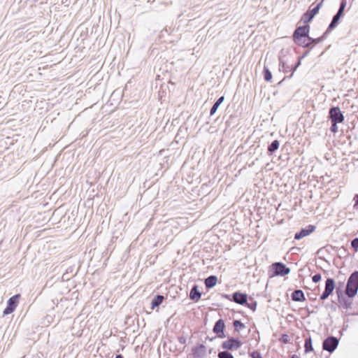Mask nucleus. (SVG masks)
Wrapping results in <instances>:
<instances>
[{
  "label": "nucleus",
  "mask_w": 358,
  "mask_h": 358,
  "mask_svg": "<svg viewBox=\"0 0 358 358\" xmlns=\"http://www.w3.org/2000/svg\"><path fill=\"white\" fill-rule=\"evenodd\" d=\"M290 268L281 262H277L271 264L268 267V275L269 278L276 276L284 277L290 273Z\"/></svg>",
  "instance_id": "obj_1"
},
{
  "label": "nucleus",
  "mask_w": 358,
  "mask_h": 358,
  "mask_svg": "<svg viewBox=\"0 0 358 358\" xmlns=\"http://www.w3.org/2000/svg\"><path fill=\"white\" fill-rule=\"evenodd\" d=\"M310 27L308 24L296 26L292 34V41L295 44H301L302 40L310 35Z\"/></svg>",
  "instance_id": "obj_2"
},
{
  "label": "nucleus",
  "mask_w": 358,
  "mask_h": 358,
  "mask_svg": "<svg viewBox=\"0 0 358 358\" xmlns=\"http://www.w3.org/2000/svg\"><path fill=\"white\" fill-rule=\"evenodd\" d=\"M358 292V271H354L349 276L347 280L345 292L348 293L350 296H355Z\"/></svg>",
  "instance_id": "obj_3"
},
{
  "label": "nucleus",
  "mask_w": 358,
  "mask_h": 358,
  "mask_svg": "<svg viewBox=\"0 0 358 358\" xmlns=\"http://www.w3.org/2000/svg\"><path fill=\"white\" fill-rule=\"evenodd\" d=\"M324 1V0H322L313 8L310 7L308 10L303 13L301 20L303 21V24H309V23L312 22L315 16L319 13L320 9L322 8Z\"/></svg>",
  "instance_id": "obj_4"
},
{
  "label": "nucleus",
  "mask_w": 358,
  "mask_h": 358,
  "mask_svg": "<svg viewBox=\"0 0 358 358\" xmlns=\"http://www.w3.org/2000/svg\"><path fill=\"white\" fill-rule=\"evenodd\" d=\"M327 118L331 122L342 123L345 117L338 106H331L329 109Z\"/></svg>",
  "instance_id": "obj_5"
},
{
  "label": "nucleus",
  "mask_w": 358,
  "mask_h": 358,
  "mask_svg": "<svg viewBox=\"0 0 358 358\" xmlns=\"http://www.w3.org/2000/svg\"><path fill=\"white\" fill-rule=\"evenodd\" d=\"M242 345L243 343L238 338L229 336L226 341L222 343L221 348L226 351H233L238 349Z\"/></svg>",
  "instance_id": "obj_6"
},
{
  "label": "nucleus",
  "mask_w": 358,
  "mask_h": 358,
  "mask_svg": "<svg viewBox=\"0 0 358 358\" xmlns=\"http://www.w3.org/2000/svg\"><path fill=\"white\" fill-rule=\"evenodd\" d=\"M339 339L334 336H329L322 342V349L332 353L338 347Z\"/></svg>",
  "instance_id": "obj_7"
},
{
  "label": "nucleus",
  "mask_w": 358,
  "mask_h": 358,
  "mask_svg": "<svg viewBox=\"0 0 358 358\" xmlns=\"http://www.w3.org/2000/svg\"><path fill=\"white\" fill-rule=\"evenodd\" d=\"M338 303L340 307L348 310L352 308L353 299L355 296H350L348 292L337 294Z\"/></svg>",
  "instance_id": "obj_8"
},
{
  "label": "nucleus",
  "mask_w": 358,
  "mask_h": 358,
  "mask_svg": "<svg viewBox=\"0 0 358 358\" xmlns=\"http://www.w3.org/2000/svg\"><path fill=\"white\" fill-rule=\"evenodd\" d=\"M262 149L259 148V144L255 141L253 142V144L250 146L248 149V155H250V158H254L251 163L249 164L248 162V164L249 166L255 164V161L258 160V157L262 155ZM249 161V159H248Z\"/></svg>",
  "instance_id": "obj_9"
},
{
  "label": "nucleus",
  "mask_w": 358,
  "mask_h": 358,
  "mask_svg": "<svg viewBox=\"0 0 358 358\" xmlns=\"http://www.w3.org/2000/svg\"><path fill=\"white\" fill-rule=\"evenodd\" d=\"M20 297V294H17L12 297H10L7 301V304L6 308L3 311V316L9 315L15 311V308H17L18 303H19V299Z\"/></svg>",
  "instance_id": "obj_10"
},
{
  "label": "nucleus",
  "mask_w": 358,
  "mask_h": 358,
  "mask_svg": "<svg viewBox=\"0 0 358 358\" xmlns=\"http://www.w3.org/2000/svg\"><path fill=\"white\" fill-rule=\"evenodd\" d=\"M225 327L224 320L223 319H219L215 322L213 328V331L216 334L217 338H224L226 337L224 334Z\"/></svg>",
  "instance_id": "obj_11"
},
{
  "label": "nucleus",
  "mask_w": 358,
  "mask_h": 358,
  "mask_svg": "<svg viewBox=\"0 0 358 358\" xmlns=\"http://www.w3.org/2000/svg\"><path fill=\"white\" fill-rule=\"evenodd\" d=\"M316 227L313 224H308L306 227L301 228L294 234L295 240H301V238L309 236L310 234L315 231Z\"/></svg>",
  "instance_id": "obj_12"
},
{
  "label": "nucleus",
  "mask_w": 358,
  "mask_h": 358,
  "mask_svg": "<svg viewBox=\"0 0 358 358\" xmlns=\"http://www.w3.org/2000/svg\"><path fill=\"white\" fill-rule=\"evenodd\" d=\"M251 330L249 329L248 331V348L250 349V348H255L257 345L259 341V334L255 329L253 331L252 334L250 335Z\"/></svg>",
  "instance_id": "obj_13"
},
{
  "label": "nucleus",
  "mask_w": 358,
  "mask_h": 358,
  "mask_svg": "<svg viewBox=\"0 0 358 358\" xmlns=\"http://www.w3.org/2000/svg\"><path fill=\"white\" fill-rule=\"evenodd\" d=\"M231 301L238 304L245 305L246 304V293L235 292L231 294Z\"/></svg>",
  "instance_id": "obj_14"
},
{
  "label": "nucleus",
  "mask_w": 358,
  "mask_h": 358,
  "mask_svg": "<svg viewBox=\"0 0 358 358\" xmlns=\"http://www.w3.org/2000/svg\"><path fill=\"white\" fill-rule=\"evenodd\" d=\"M206 348L203 344H198L192 349L193 358H203L206 354Z\"/></svg>",
  "instance_id": "obj_15"
},
{
  "label": "nucleus",
  "mask_w": 358,
  "mask_h": 358,
  "mask_svg": "<svg viewBox=\"0 0 358 358\" xmlns=\"http://www.w3.org/2000/svg\"><path fill=\"white\" fill-rule=\"evenodd\" d=\"M344 16L336 12V13L333 16L329 24L328 25L327 29H328L330 32H331L333 30H334L340 24L341 20Z\"/></svg>",
  "instance_id": "obj_16"
},
{
  "label": "nucleus",
  "mask_w": 358,
  "mask_h": 358,
  "mask_svg": "<svg viewBox=\"0 0 358 358\" xmlns=\"http://www.w3.org/2000/svg\"><path fill=\"white\" fill-rule=\"evenodd\" d=\"M201 296V292L199 290V285L194 284L189 294V299L194 302H197L200 300Z\"/></svg>",
  "instance_id": "obj_17"
},
{
  "label": "nucleus",
  "mask_w": 358,
  "mask_h": 358,
  "mask_svg": "<svg viewBox=\"0 0 358 358\" xmlns=\"http://www.w3.org/2000/svg\"><path fill=\"white\" fill-rule=\"evenodd\" d=\"M336 289V282L334 278L328 277L325 281V287L324 291L329 294H332Z\"/></svg>",
  "instance_id": "obj_18"
},
{
  "label": "nucleus",
  "mask_w": 358,
  "mask_h": 358,
  "mask_svg": "<svg viewBox=\"0 0 358 358\" xmlns=\"http://www.w3.org/2000/svg\"><path fill=\"white\" fill-rule=\"evenodd\" d=\"M303 43L301 44H296L299 46L303 48L304 49H308L309 50H312L313 48L315 46L314 43V40L313 37H310V35L308 37L305 38L302 40Z\"/></svg>",
  "instance_id": "obj_19"
},
{
  "label": "nucleus",
  "mask_w": 358,
  "mask_h": 358,
  "mask_svg": "<svg viewBox=\"0 0 358 358\" xmlns=\"http://www.w3.org/2000/svg\"><path fill=\"white\" fill-rule=\"evenodd\" d=\"M165 297L159 294H156L152 299L151 300L150 303V308L151 310H154L156 308H158L164 301Z\"/></svg>",
  "instance_id": "obj_20"
},
{
  "label": "nucleus",
  "mask_w": 358,
  "mask_h": 358,
  "mask_svg": "<svg viewBox=\"0 0 358 358\" xmlns=\"http://www.w3.org/2000/svg\"><path fill=\"white\" fill-rule=\"evenodd\" d=\"M291 299L294 301L303 302L306 301V297L303 290L296 289L291 294Z\"/></svg>",
  "instance_id": "obj_21"
},
{
  "label": "nucleus",
  "mask_w": 358,
  "mask_h": 358,
  "mask_svg": "<svg viewBox=\"0 0 358 358\" xmlns=\"http://www.w3.org/2000/svg\"><path fill=\"white\" fill-rule=\"evenodd\" d=\"M279 59V71H282L285 73H287L289 72L292 73V66L290 65H288L283 59V58L280 55L278 57Z\"/></svg>",
  "instance_id": "obj_22"
},
{
  "label": "nucleus",
  "mask_w": 358,
  "mask_h": 358,
  "mask_svg": "<svg viewBox=\"0 0 358 358\" xmlns=\"http://www.w3.org/2000/svg\"><path fill=\"white\" fill-rule=\"evenodd\" d=\"M217 282V278L216 275H211L205 279L204 283L206 285V288L209 290L210 289L214 287Z\"/></svg>",
  "instance_id": "obj_23"
},
{
  "label": "nucleus",
  "mask_w": 358,
  "mask_h": 358,
  "mask_svg": "<svg viewBox=\"0 0 358 358\" xmlns=\"http://www.w3.org/2000/svg\"><path fill=\"white\" fill-rule=\"evenodd\" d=\"M301 60H300L299 58H297V60L296 61V62L292 65H290V66H292V73L287 76H285L280 81H279L278 83H277V85H281V83L286 79V78H292L293 75H294V73L295 72V71L301 66Z\"/></svg>",
  "instance_id": "obj_24"
},
{
  "label": "nucleus",
  "mask_w": 358,
  "mask_h": 358,
  "mask_svg": "<svg viewBox=\"0 0 358 358\" xmlns=\"http://www.w3.org/2000/svg\"><path fill=\"white\" fill-rule=\"evenodd\" d=\"M280 141L277 139L273 140L268 145L267 153L268 155H273L275 151L279 148Z\"/></svg>",
  "instance_id": "obj_25"
},
{
  "label": "nucleus",
  "mask_w": 358,
  "mask_h": 358,
  "mask_svg": "<svg viewBox=\"0 0 358 358\" xmlns=\"http://www.w3.org/2000/svg\"><path fill=\"white\" fill-rule=\"evenodd\" d=\"M224 100V96H221L219 97L213 105L212 108L210 110V115L212 116L213 115L217 110L220 106L223 103Z\"/></svg>",
  "instance_id": "obj_26"
},
{
  "label": "nucleus",
  "mask_w": 358,
  "mask_h": 358,
  "mask_svg": "<svg viewBox=\"0 0 358 358\" xmlns=\"http://www.w3.org/2000/svg\"><path fill=\"white\" fill-rule=\"evenodd\" d=\"M313 351V341L310 335L306 338L304 343V352L305 353H309Z\"/></svg>",
  "instance_id": "obj_27"
},
{
  "label": "nucleus",
  "mask_w": 358,
  "mask_h": 358,
  "mask_svg": "<svg viewBox=\"0 0 358 358\" xmlns=\"http://www.w3.org/2000/svg\"><path fill=\"white\" fill-rule=\"evenodd\" d=\"M262 74H263L264 79L265 81H266V82L271 81V80L273 78L272 73L267 66H264Z\"/></svg>",
  "instance_id": "obj_28"
},
{
  "label": "nucleus",
  "mask_w": 358,
  "mask_h": 358,
  "mask_svg": "<svg viewBox=\"0 0 358 358\" xmlns=\"http://www.w3.org/2000/svg\"><path fill=\"white\" fill-rule=\"evenodd\" d=\"M330 33L331 32L328 29H326L322 36L317 38H313L315 45L326 39Z\"/></svg>",
  "instance_id": "obj_29"
},
{
  "label": "nucleus",
  "mask_w": 358,
  "mask_h": 358,
  "mask_svg": "<svg viewBox=\"0 0 358 358\" xmlns=\"http://www.w3.org/2000/svg\"><path fill=\"white\" fill-rule=\"evenodd\" d=\"M331 250H338V248L336 246H333L331 245L327 244L325 246L320 248L317 250V253L320 254V253H322L323 251L330 253Z\"/></svg>",
  "instance_id": "obj_30"
},
{
  "label": "nucleus",
  "mask_w": 358,
  "mask_h": 358,
  "mask_svg": "<svg viewBox=\"0 0 358 358\" xmlns=\"http://www.w3.org/2000/svg\"><path fill=\"white\" fill-rule=\"evenodd\" d=\"M233 326L235 331H238L240 329H243L245 327V324L238 320H234Z\"/></svg>",
  "instance_id": "obj_31"
},
{
  "label": "nucleus",
  "mask_w": 358,
  "mask_h": 358,
  "mask_svg": "<svg viewBox=\"0 0 358 358\" xmlns=\"http://www.w3.org/2000/svg\"><path fill=\"white\" fill-rule=\"evenodd\" d=\"M345 280H342V281H338L337 282V286H336V295L337 294H341V293H344L345 292V290L343 289L344 287H345Z\"/></svg>",
  "instance_id": "obj_32"
},
{
  "label": "nucleus",
  "mask_w": 358,
  "mask_h": 358,
  "mask_svg": "<svg viewBox=\"0 0 358 358\" xmlns=\"http://www.w3.org/2000/svg\"><path fill=\"white\" fill-rule=\"evenodd\" d=\"M347 0H341L339 3V8L337 10V13L345 16V10L347 6Z\"/></svg>",
  "instance_id": "obj_33"
},
{
  "label": "nucleus",
  "mask_w": 358,
  "mask_h": 358,
  "mask_svg": "<svg viewBox=\"0 0 358 358\" xmlns=\"http://www.w3.org/2000/svg\"><path fill=\"white\" fill-rule=\"evenodd\" d=\"M257 301H254L252 298L248 296V308L255 311L257 308Z\"/></svg>",
  "instance_id": "obj_34"
},
{
  "label": "nucleus",
  "mask_w": 358,
  "mask_h": 358,
  "mask_svg": "<svg viewBox=\"0 0 358 358\" xmlns=\"http://www.w3.org/2000/svg\"><path fill=\"white\" fill-rule=\"evenodd\" d=\"M340 253L338 254V257L340 258H347L350 256V253L348 250V249L345 247H341L339 250Z\"/></svg>",
  "instance_id": "obj_35"
},
{
  "label": "nucleus",
  "mask_w": 358,
  "mask_h": 358,
  "mask_svg": "<svg viewBox=\"0 0 358 358\" xmlns=\"http://www.w3.org/2000/svg\"><path fill=\"white\" fill-rule=\"evenodd\" d=\"M218 358H234L232 354L228 351H220L217 355Z\"/></svg>",
  "instance_id": "obj_36"
},
{
  "label": "nucleus",
  "mask_w": 358,
  "mask_h": 358,
  "mask_svg": "<svg viewBox=\"0 0 358 358\" xmlns=\"http://www.w3.org/2000/svg\"><path fill=\"white\" fill-rule=\"evenodd\" d=\"M248 354L250 358H263L262 354L258 350L248 351Z\"/></svg>",
  "instance_id": "obj_37"
},
{
  "label": "nucleus",
  "mask_w": 358,
  "mask_h": 358,
  "mask_svg": "<svg viewBox=\"0 0 358 358\" xmlns=\"http://www.w3.org/2000/svg\"><path fill=\"white\" fill-rule=\"evenodd\" d=\"M351 247L356 252L358 251V238H355L351 241Z\"/></svg>",
  "instance_id": "obj_38"
},
{
  "label": "nucleus",
  "mask_w": 358,
  "mask_h": 358,
  "mask_svg": "<svg viewBox=\"0 0 358 358\" xmlns=\"http://www.w3.org/2000/svg\"><path fill=\"white\" fill-rule=\"evenodd\" d=\"M280 341L283 343H289L290 342V338L287 334H282Z\"/></svg>",
  "instance_id": "obj_39"
},
{
  "label": "nucleus",
  "mask_w": 358,
  "mask_h": 358,
  "mask_svg": "<svg viewBox=\"0 0 358 358\" xmlns=\"http://www.w3.org/2000/svg\"><path fill=\"white\" fill-rule=\"evenodd\" d=\"M331 125L329 128L331 132L336 134L338 131V124L336 122H331Z\"/></svg>",
  "instance_id": "obj_40"
},
{
  "label": "nucleus",
  "mask_w": 358,
  "mask_h": 358,
  "mask_svg": "<svg viewBox=\"0 0 358 358\" xmlns=\"http://www.w3.org/2000/svg\"><path fill=\"white\" fill-rule=\"evenodd\" d=\"M322 280V275L320 273H316L312 276V281L314 283H317Z\"/></svg>",
  "instance_id": "obj_41"
},
{
  "label": "nucleus",
  "mask_w": 358,
  "mask_h": 358,
  "mask_svg": "<svg viewBox=\"0 0 358 358\" xmlns=\"http://www.w3.org/2000/svg\"><path fill=\"white\" fill-rule=\"evenodd\" d=\"M310 51L311 50H309L308 49H305V51L303 52V54L301 56H299L297 58H299L300 60H302L303 58L308 55Z\"/></svg>",
  "instance_id": "obj_42"
},
{
  "label": "nucleus",
  "mask_w": 358,
  "mask_h": 358,
  "mask_svg": "<svg viewBox=\"0 0 358 358\" xmlns=\"http://www.w3.org/2000/svg\"><path fill=\"white\" fill-rule=\"evenodd\" d=\"M325 306L327 308H330L332 311H336V305L334 301L330 304H327Z\"/></svg>",
  "instance_id": "obj_43"
},
{
  "label": "nucleus",
  "mask_w": 358,
  "mask_h": 358,
  "mask_svg": "<svg viewBox=\"0 0 358 358\" xmlns=\"http://www.w3.org/2000/svg\"><path fill=\"white\" fill-rule=\"evenodd\" d=\"M331 294H329L327 292L323 291L322 293L320 296V300L324 301L327 299Z\"/></svg>",
  "instance_id": "obj_44"
},
{
  "label": "nucleus",
  "mask_w": 358,
  "mask_h": 358,
  "mask_svg": "<svg viewBox=\"0 0 358 358\" xmlns=\"http://www.w3.org/2000/svg\"><path fill=\"white\" fill-rule=\"evenodd\" d=\"M353 201H355V203H354V206H353L354 208L358 210V194H356L354 196Z\"/></svg>",
  "instance_id": "obj_45"
},
{
  "label": "nucleus",
  "mask_w": 358,
  "mask_h": 358,
  "mask_svg": "<svg viewBox=\"0 0 358 358\" xmlns=\"http://www.w3.org/2000/svg\"><path fill=\"white\" fill-rule=\"evenodd\" d=\"M178 341L181 344H185L186 343V338L184 336H180L178 338Z\"/></svg>",
  "instance_id": "obj_46"
},
{
  "label": "nucleus",
  "mask_w": 358,
  "mask_h": 358,
  "mask_svg": "<svg viewBox=\"0 0 358 358\" xmlns=\"http://www.w3.org/2000/svg\"><path fill=\"white\" fill-rule=\"evenodd\" d=\"M222 296L223 298L227 299H229V300H230V301H231V295H229V294H222Z\"/></svg>",
  "instance_id": "obj_47"
},
{
  "label": "nucleus",
  "mask_w": 358,
  "mask_h": 358,
  "mask_svg": "<svg viewBox=\"0 0 358 358\" xmlns=\"http://www.w3.org/2000/svg\"><path fill=\"white\" fill-rule=\"evenodd\" d=\"M68 273H69V269L66 270V272L65 273L63 274V279H64L65 278H66V280H69V277L67 276L68 275Z\"/></svg>",
  "instance_id": "obj_48"
},
{
  "label": "nucleus",
  "mask_w": 358,
  "mask_h": 358,
  "mask_svg": "<svg viewBox=\"0 0 358 358\" xmlns=\"http://www.w3.org/2000/svg\"><path fill=\"white\" fill-rule=\"evenodd\" d=\"M317 268L323 271L324 274H328V271L322 268L321 266H317Z\"/></svg>",
  "instance_id": "obj_49"
},
{
  "label": "nucleus",
  "mask_w": 358,
  "mask_h": 358,
  "mask_svg": "<svg viewBox=\"0 0 358 358\" xmlns=\"http://www.w3.org/2000/svg\"><path fill=\"white\" fill-rule=\"evenodd\" d=\"M289 358H300V357L298 356L297 355L294 354L289 356Z\"/></svg>",
  "instance_id": "obj_50"
},
{
  "label": "nucleus",
  "mask_w": 358,
  "mask_h": 358,
  "mask_svg": "<svg viewBox=\"0 0 358 358\" xmlns=\"http://www.w3.org/2000/svg\"><path fill=\"white\" fill-rule=\"evenodd\" d=\"M216 337H217V336H215V337L210 338V337H209V336H207V337H206V340H209V341H213L214 339H215V338H216Z\"/></svg>",
  "instance_id": "obj_51"
},
{
  "label": "nucleus",
  "mask_w": 358,
  "mask_h": 358,
  "mask_svg": "<svg viewBox=\"0 0 358 358\" xmlns=\"http://www.w3.org/2000/svg\"><path fill=\"white\" fill-rule=\"evenodd\" d=\"M115 358H124L123 355L121 354L116 355Z\"/></svg>",
  "instance_id": "obj_52"
},
{
  "label": "nucleus",
  "mask_w": 358,
  "mask_h": 358,
  "mask_svg": "<svg viewBox=\"0 0 358 358\" xmlns=\"http://www.w3.org/2000/svg\"><path fill=\"white\" fill-rule=\"evenodd\" d=\"M253 34H254V31H252V33L250 35V36L248 38V41L250 40L251 38H252L253 36Z\"/></svg>",
  "instance_id": "obj_53"
},
{
  "label": "nucleus",
  "mask_w": 358,
  "mask_h": 358,
  "mask_svg": "<svg viewBox=\"0 0 358 358\" xmlns=\"http://www.w3.org/2000/svg\"><path fill=\"white\" fill-rule=\"evenodd\" d=\"M319 258L329 263V262L324 257H320Z\"/></svg>",
  "instance_id": "obj_54"
},
{
  "label": "nucleus",
  "mask_w": 358,
  "mask_h": 358,
  "mask_svg": "<svg viewBox=\"0 0 358 358\" xmlns=\"http://www.w3.org/2000/svg\"><path fill=\"white\" fill-rule=\"evenodd\" d=\"M316 298H314V297H312V298H310V300H315Z\"/></svg>",
  "instance_id": "obj_55"
},
{
  "label": "nucleus",
  "mask_w": 358,
  "mask_h": 358,
  "mask_svg": "<svg viewBox=\"0 0 358 358\" xmlns=\"http://www.w3.org/2000/svg\"><path fill=\"white\" fill-rule=\"evenodd\" d=\"M250 137L248 138L247 142L249 143Z\"/></svg>",
  "instance_id": "obj_56"
},
{
  "label": "nucleus",
  "mask_w": 358,
  "mask_h": 358,
  "mask_svg": "<svg viewBox=\"0 0 358 358\" xmlns=\"http://www.w3.org/2000/svg\"><path fill=\"white\" fill-rule=\"evenodd\" d=\"M209 352H210V353L213 352L212 349H210V350H209Z\"/></svg>",
  "instance_id": "obj_57"
},
{
  "label": "nucleus",
  "mask_w": 358,
  "mask_h": 358,
  "mask_svg": "<svg viewBox=\"0 0 358 358\" xmlns=\"http://www.w3.org/2000/svg\"><path fill=\"white\" fill-rule=\"evenodd\" d=\"M257 37V36H255V37L253 38V39H256Z\"/></svg>",
  "instance_id": "obj_58"
},
{
  "label": "nucleus",
  "mask_w": 358,
  "mask_h": 358,
  "mask_svg": "<svg viewBox=\"0 0 358 358\" xmlns=\"http://www.w3.org/2000/svg\"><path fill=\"white\" fill-rule=\"evenodd\" d=\"M357 304H358V302H357Z\"/></svg>",
  "instance_id": "obj_59"
}]
</instances>
